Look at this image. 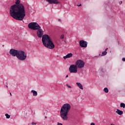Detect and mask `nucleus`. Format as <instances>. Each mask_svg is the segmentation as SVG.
<instances>
[{"instance_id":"f257e3e1","label":"nucleus","mask_w":125,"mask_h":125,"mask_svg":"<svg viewBox=\"0 0 125 125\" xmlns=\"http://www.w3.org/2000/svg\"><path fill=\"white\" fill-rule=\"evenodd\" d=\"M15 3L10 7V15L16 20L22 21L26 16V8L24 4L20 3V0H17Z\"/></svg>"},{"instance_id":"f03ea898","label":"nucleus","mask_w":125,"mask_h":125,"mask_svg":"<svg viewBox=\"0 0 125 125\" xmlns=\"http://www.w3.org/2000/svg\"><path fill=\"white\" fill-rule=\"evenodd\" d=\"M71 110V104H65L61 107L60 115L63 121H67L69 117L68 114Z\"/></svg>"},{"instance_id":"7ed1b4c3","label":"nucleus","mask_w":125,"mask_h":125,"mask_svg":"<svg viewBox=\"0 0 125 125\" xmlns=\"http://www.w3.org/2000/svg\"><path fill=\"white\" fill-rule=\"evenodd\" d=\"M42 42L43 45L49 49H53L55 47L54 43L48 35L45 34L42 37Z\"/></svg>"},{"instance_id":"20e7f679","label":"nucleus","mask_w":125,"mask_h":125,"mask_svg":"<svg viewBox=\"0 0 125 125\" xmlns=\"http://www.w3.org/2000/svg\"><path fill=\"white\" fill-rule=\"evenodd\" d=\"M17 58L20 60V61H24L27 59V55L25 54L24 51L20 50L19 53L18 54Z\"/></svg>"},{"instance_id":"39448f33","label":"nucleus","mask_w":125,"mask_h":125,"mask_svg":"<svg viewBox=\"0 0 125 125\" xmlns=\"http://www.w3.org/2000/svg\"><path fill=\"white\" fill-rule=\"evenodd\" d=\"M28 27L31 30H34V31L41 29V26L37 22H31L28 25Z\"/></svg>"},{"instance_id":"423d86ee","label":"nucleus","mask_w":125,"mask_h":125,"mask_svg":"<svg viewBox=\"0 0 125 125\" xmlns=\"http://www.w3.org/2000/svg\"><path fill=\"white\" fill-rule=\"evenodd\" d=\"M69 71L71 73H73L74 74H77V73H78V67H77V65L75 64L70 65L69 68Z\"/></svg>"},{"instance_id":"0eeeda50","label":"nucleus","mask_w":125,"mask_h":125,"mask_svg":"<svg viewBox=\"0 0 125 125\" xmlns=\"http://www.w3.org/2000/svg\"><path fill=\"white\" fill-rule=\"evenodd\" d=\"M75 65L78 69H82L84 67V62L79 60L76 62Z\"/></svg>"},{"instance_id":"6e6552de","label":"nucleus","mask_w":125,"mask_h":125,"mask_svg":"<svg viewBox=\"0 0 125 125\" xmlns=\"http://www.w3.org/2000/svg\"><path fill=\"white\" fill-rule=\"evenodd\" d=\"M20 50H17L14 49H11L9 51V54L11 56H13L14 57H17V55H18V53H19Z\"/></svg>"},{"instance_id":"1a4fd4ad","label":"nucleus","mask_w":125,"mask_h":125,"mask_svg":"<svg viewBox=\"0 0 125 125\" xmlns=\"http://www.w3.org/2000/svg\"><path fill=\"white\" fill-rule=\"evenodd\" d=\"M50 4H59V0H46Z\"/></svg>"},{"instance_id":"9d476101","label":"nucleus","mask_w":125,"mask_h":125,"mask_svg":"<svg viewBox=\"0 0 125 125\" xmlns=\"http://www.w3.org/2000/svg\"><path fill=\"white\" fill-rule=\"evenodd\" d=\"M80 46H81V47H87V42L83 41L81 40L79 42Z\"/></svg>"},{"instance_id":"9b49d317","label":"nucleus","mask_w":125,"mask_h":125,"mask_svg":"<svg viewBox=\"0 0 125 125\" xmlns=\"http://www.w3.org/2000/svg\"><path fill=\"white\" fill-rule=\"evenodd\" d=\"M37 34L38 38H42L43 36V30L40 28L37 30Z\"/></svg>"},{"instance_id":"f8f14e48","label":"nucleus","mask_w":125,"mask_h":125,"mask_svg":"<svg viewBox=\"0 0 125 125\" xmlns=\"http://www.w3.org/2000/svg\"><path fill=\"white\" fill-rule=\"evenodd\" d=\"M73 57V54L71 53H68L67 55H66L65 56H63V59L66 60L67 58H71V57Z\"/></svg>"},{"instance_id":"ddd939ff","label":"nucleus","mask_w":125,"mask_h":125,"mask_svg":"<svg viewBox=\"0 0 125 125\" xmlns=\"http://www.w3.org/2000/svg\"><path fill=\"white\" fill-rule=\"evenodd\" d=\"M76 84L77 85V86H78V87H79V88H80V89H83V85L82 84V83L77 82L76 83Z\"/></svg>"},{"instance_id":"4468645a","label":"nucleus","mask_w":125,"mask_h":125,"mask_svg":"<svg viewBox=\"0 0 125 125\" xmlns=\"http://www.w3.org/2000/svg\"><path fill=\"white\" fill-rule=\"evenodd\" d=\"M116 113H117V114H118V115H123V114H124V112H123V111L120 110V109H117V110L116 111Z\"/></svg>"},{"instance_id":"2eb2a0df","label":"nucleus","mask_w":125,"mask_h":125,"mask_svg":"<svg viewBox=\"0 0 125 125\" xmlns=\"http://www.w3.org/2000/svg\"><path fill=\"white\" fill-rule=\"evenodd\" d=\"M31 92L33 93V96H38V92H37L34 90H32Z\"/></svg>"},{"instance_id":"dca6fc26","label":"nucleus","mask_w":125,"mask_h":125,"mask_svg":"<svg viewBox=\"0 0 125 125\" xmlns=\"http://www.w3.org/2000/svg\"><path fill=\"white\" fill-rule=\"evenodd\" d=\"M104 91L105 93H108L109 92V89H108V88L105 87L104 89Z\"/></svg>"},{"instance_id":"f3484780","label":"nucleus","mask_w":125,"mask_h":125,"mask_svg":"<svg viewBox=\"0 0 125 125\" xmlns=\"http://www.w3.org/2000/svg\"><path fill=\"white\" fill-rule=\"evenodd\" d=\"M120 107L121 108H125V103H121L120 104Z\"/></svg>"},{"instance_id":"a211bd4d","label":"nucleus","mask_w":125,"mask_h":125,"mask_svg":"<svg viewBox=\"0 0 125 125\" xmlns=\"http://www.w3.org/2000/svg\"><path fill=\"white\" fill-rule=\"evenodd\" d=\"M107 54V52L106 51H104L102 53V56H104Z\"/></svg>"},{"instance_id":"6ab92c4d","label":"nucleus","mask_w":125,"mask_h":125,"mask_svg":"<svg viewBox=\"0 0 125 125\" xmlns=\"http://www.w3.org/2000/svg\"><path fill=\"white\" fill-rule=\"evenodd\" d=\"M5 117H6V119H9L10 118V115L6 113L5 114Z\"/></svg>"},{"instance_id":"aec40b11","label":"nucleus","mask_w":125,"mask_h":125,"mask_svg":"<svg viewBox=\"0 0 125 125\" xmlns=\"http://www.w3.org/2000/svg\"><path fill=\"white\" fill-rule=\"evenodd\" d=\"M63 39H64V35L62 34L61 36V39L63 40Z\"/></svg>"},{"instance_id":"412c9836","label":"nucleus","mask_w":125,"mask_h":125,"mask_svg":"<svg viewBox=\"0 0 125 125\" xmlns=\"http://www.w3.org/2000/svg\"><path fill=\"white\" fill-rule=\"evenodd\" d=\"M66 86L68 87V88H72V87L68 84H66Z\"/></svg>"},{"instance_id":"4be33fe9","label":"nucleus","mask_w":125,"mask_h":125,"mask_svg":"<svg viewBox=\"0 0 125 125\" xmlns=\"http://www.w3.org/2000/svg\"><path fill=\"white\" fill-rule=\"evenodd\" d=\"M63 125L62 123H59V122H58V125Z\"/></svg>"},{"instance_id":"5701e85b","label":"nucleus","mask_w":125,"mask_h":125,"mask_svg":"<svg viewBox=\"0 0 125 125\" xmlns=\"http://www.w3.org/2000/svg\"><path fill=\"white\" fill-rule=\"evenodd\" d=\"M90 125H95V124H94V123H92Z\"/></svg>"},{"instance_id":"b1692460","label":"nucleus","mask_w":125,"mask_h":125,"mask_svg":"<svg viewBox=\"0 0 125 125\" xmlns=\"http://www.w3.org/2000/svg\"><path fill=\"white\" fill-rule=\"evenodd\" d=\"M122 60H123V61L125 62V58H123L122 59Z\"/></svg>"},{"instance_id":"393cba45","label":"nucleus","mask_w":125,"mask_h":125,"mask_svg":"<svg viewBox=\"0 0 125 125\" xmlns=\"http://www.w3.org/2000/svg\"><path fill=\"white\" fill-rule=\"evenodd\" d=\"M58 21H59V22H61V19H58Z\"/></svg>"},{"instance_id":"a878e982","label":"nucleus","mask_w":125,"mask_h":125,"mask_svg":"<svg viewBox=\"0 0 125 125\" xmlns=\"http://www.w3.org/2000/svg\"><path fill=\"white\" fill-rule=\"evenodd\" d=\"M68 77H69V75H67L65 77V78H68Z\"/></svg>"},{"instance_id":"bb28decb","label":"nucleus","mask_w":125,"mask_h":125,"mask_svg":"<svg viewBox=\"0 0 125 125\" xmlns=\"http://www.w3.org/2000/svg\"><path fill=\"white\" fill-rule=\"evenodd\" d=\"M78 6H82V4H80V5H78Z\"/></svg>"},{"instance_id":"cd10ccee","label":"nucleus","mask_w":125,"mask_h":125,"mask_svg":"<svg viewBox=\"0 0 125 125\" xmlns=\"http://www.w3.org/2000/svg\"><path fill=\"white\" fill-rule=\"evenodd\" d=\"M107 50H108V48L105 49V51H107Z\"/></svg>"},{"instance_id":"c85d7f7f","label":"nucleus","mask_w":125,"mask_h":125,"mask_svg":"<svg viewBox=\"0 0 125 125\" xmlns=\"http://www.w3.org/2000/svg\"><path fill=\"white\" fill-rule=\"evenodd\" d=\"M36 112L34 111V112H33V115H35Z\"/></svg>"},{"instance_id":"c756f323","label":"nucleus","mask_w":125,"mask_h":125,"mask_svg":"<svg viewBox=\"0 0 125 125\" xmlns=\"http://www.w3.org/2000/svg\"><path fill=\"white\" fill-rule=\"evenodd\" d=\"M10 94L11 96H12V94H11V92H10Z\"/></svg>"},{"instance_id":"7c9ffc66","label":"nucleus","mask_w":125,"mask_h":125,"mask_svg":"<svg viewBox=\"0 0 125 125\" xmlns=\"http://www.w3.org/2000/svg\"><path fill=\"white\" fill-rule=\"evenodd\" d=\"M123 3V1L120 2V3Z\"/></svg>"},{"instance_id":"2f4dec72","label":"nucleus","mask_w":125,"mask_h":125,"mask_svg":"<svg viewBox=\"0 0 125 125\" xmlns=\"http://www.w3.org/2000/svg\"><path fill=\"white\" fill-rule=\"evenodd\" d=\"M123 3V1L120 2V3Z\"/></svg>"},{"instance_id":"473e14b6","label":"nucleus","mask_w":125,"mask_h":125,"mask_svg":"<svg viewBox=\"0 0 125 125\" xmlns=\"http://www.w3.org/2000/svg\"><path fill=\"white\" fill-rule=\"evenodd\" d=\"M6 87H8V86L6 85Z\"/></svg>"},{"instance_id":"72a5a7b5","label":"nucleus","mask_w":125,"mask_h":125,"mask_svg":"<svg viewBox=\"0 0 125 125\" xmlns=\"http://www.w3.org/2000/svg\"><path fill=\"white\" fill-rule=\"evenodd\" d=\"M45 118L46 119V118H47V117H45Z\"/></svg>"}]
</instances>
